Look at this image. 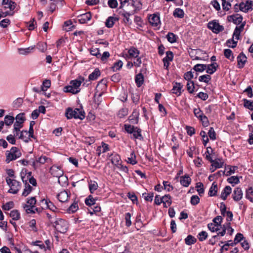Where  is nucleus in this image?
<instances>
[{
	"instance_id": "f257e3e1",
	"label": "nucleus",
	"mask_w": 253,
	"mask_h": 253,
	"mask_svg": "<svg viewBox=\"0 0 253 253\" xmlns=\"http://www.w3.org/2000/svg\"><path fill=\"white\" fill-rule=\"evenodd\" d=\"M84 79L80 78L72 80L70 83V85L64 87L63 90L65 92H70L73 94H77L80 91V86L84 81Z\"/></svg>"
},
{
	"instance_id": "f03ea898",
	"label": "nucleus",
	"mask_w": 253,
	"mask_h": 253,
	"mask_svg": "<svg viewBox=\"0 0 253 253\" xmlns=\"http://www.w3.org/2000/svg\"><path fill=\"white\" fill-rule=\"evenodd\" d=\"M66 117L68 119L72 118L83 120L85 117V113L82 109L76 108L74 110L68 108L65 113Z\"/></svg>"
},
{
	"instance_id": "7ed1b4c3",
	"label": "nucleus",
	"mask_w": 253,
	"mask_h": 253,
	"mask_svg": "<svg viewBox=\"0 0 253 253\" xmlns=\"http://www.w3.org/2000/svg\"><path fill=\"white\" fill-rule=\"evenodd\" d=\"M5 180L7 184L9 186L10 189L8 192L13 194H16L21 189L20 182L14 179L6 177Z\"/></svg>"
},
{
	"instance_id": "20e7f679",
	"label": "nucleus",
	"mask_w": 253,
	"mask_h": 253,
	"mask_svg": "<svg viewBox=\"0 0 253 253\" xmlns=\"http://www.w3.org/2000/svg\"><path fill=\"white\" fill-rule=\"evenodd\" d=\"M6 158L5 161L9 163L10 161L16 160L19 158L21 153L19 149L16 147H12L9 151H6Z\"/></svg>"
},
{
	"instance_id": "39448f33",
	"label": "nucleus",
	"mask_w": 253,
	"mask_h": 253,
	"mask_svg": "<svg viewBox=\"0 0 253 253\" xmlns=\"http://www.w3.org/2000/svg\"><path fill=\"white\" fill-rule=\"evenodd\" d=\"M52 226L57 231L62 233L66 232L68 229L67 222L65 220L60 218H57Z\"/></svg>"
},
{
	"instance_id": "423d86ee",
	"label": "nucleus",
	"mask_w": 253,
	"mask_h": 253,
	"mask_svg": "<svg viewBox=\"0 0 253 253\" xmlns=\"http://www.w3.org/2000/svg\"><path fill=\"white\" fill-rule=\"evenodd\" d=\"M36 203V200L35 197H31L27 202L23 208L27 213H34L38 209L35 206Z\"/></svg>"
},
{
	"instance_id": "0eeeda50",
	"label": "nucleus",
	"mask_w": 253,
	"mask_h": 253,
	"mask_svg": "<svg viewBox=\"0 0 253 253\" xmlns=\"http://www.w3.org/2000/svg\"><path fill=\"white\" fill-rule=\"evenodd\" d=\"M208 27L215 34H218L224 30L223 26L220 25L218 21L216 20L209 22L208 24Z\"/></svg>"
},
{
	"instance_id": "6e6552de",
	"label": "nucleus",
	"mask_w": 253,
	"mask_h": 253,
	"mask_svg": "<svg viewBox=\"0 0 253 253\" xmlns=\"http://www.w3.org/2000/svg\"><path fill=\"white\" fill-rule=\"evenodd\" d=\"M239 9L243 12H247L253 9V1L248 0L245 3L241 2L239 4Z\"/></svg>"
},
{
	"instance_id": "1a4fd4ad",
	"label": "nucleus",
	"mask_w": 253,
	"mask_h": 253,
	"mask_svg": "<svg viewBox=\"0 0 253 253\" xmlns=\"http://www.w3.org/2000/svg\"><path fill=\"white\" fill-rule=\"evenodd\" d=\"M26 173H24L23 171L21 173V177L23 182L25 183V188L22 192V195L26 197L27 196L32 190L33 188L31 186L29 185V183H27V180L24 179V175H26Z\"/></svg>"
},
{
	"instance_id": "9d476101",
	"label": "nucleus",
	"mask_w": 253,
	"mask_h": 253,
	"mask_svg": "<svg viewBox=\"0 0 253 253\" xmlns=\"http://www.w3.org/2000/svg\"><path fill=\"white\" fill-rule=\"evenodd\" d=\"M209 161L211 163L210 169L211 172H213L217 169L222 168L224 164L223 162L218 157L216 158L215 160Z\"/></svg>"
},
{
	"instance_id": "9b49d317",
	"label": "nucleus",
	"mask_w": 253,
	"mask_h": 253,
	"mask_svg": "<svg viewBox=\"0 0 253 253\" xmlns=\"http://www.w3.org/2000/svg\"><path fill=\"white\" fill-rule=\"evenodd\" d=\"M50 172L53 176L58 178L62 177L64 173L61 168L57 166H52L50 169Z\"/></svg>"
},
{
	"instance_id": "f8f14e48",
	"label": "nucleus",
	"mask_w": 253,
	"mask_h": 253,
	"mask_svg": "<svg viewBox=\"0 0 253 253\" xmlns=\"http://www.w3.org/2000/svg\"><path fill=\"white\" fill-rule=\"evenodd\" d=\"M226 230L227 231V233L230 235H231L234 232V229L230 226V222H228L226 225H223L221 231H219V232L217 233V235L223 236Z\"/></svg>"
},
{
	"instance_id": "ddd939ff",
	"label": "nucleus",
	"mask_w": 253,
	"mask_h": 253,
	"mask_svg": "<svg viewBox=\"0 0 253 253\" xmlns=\"http://www.w3.org/2000/svg\"><path fill=\"white\" fill-rule=\"evenodd\" d=\"M91 14L90 12L80 14L77 16V19L81 24H84L90 20L91 18Z\"/></svg>"
},
{
	"instance_id": "4468645a",
	"label": "nucleus",
	"mask_w": 253,
	"mask_h": 253,
	"mask_svg": "<svg viewBox=\"0 0 253 253\" xmlns=\"http://www.w3.org/2000/svg\"><path fill=\"white\" fill-rule=\"evenodd\" d=\"M217 157V155L214 149L211 147H207V160L213 161L215 160Z\"/></svg>"
},
{
	"instance_id": "2eb2a0df",
	"label": "nucleus",
	"mask_w": 253,
	"mask_h": 253,
	"mask_svg": "<svg viewBox=\"0 0 253 253\" xmlns=\"http://www.w3.org/2000/svg\"><path fill=\"white\" fill-rule=\"evenodd\" d=\"M148 19L150 24L153 26H157L160 23V17L157 14L150 15Z\"/></svg>"
},
{
	"instance_id": "dca6fc26",
	"label": "nucleus",
	"mask_w": 253,
	"mask_h": 253,
	"mask_svg": "<svg viewBox=\"0 0 253 253\" xmlns=\"http://www.w3.org/2000/svg\"><path fill=\"white\" fill-rule=\"evenodd\" d=\"M48 158L45 156H41L38 159H36V161H34L32 162V166L35 169L40 166L41 165L44 164L47 160Z\"/></svg>"
},
{
	"instance_id": "f3484780",
	"label": "nucleus",
	"mask_w": 253,
	"mask_h": 253,
	"mask_svg": "<svg viewBox=\"0 0 253 253\" xmlns=\"http://www.w3.org/2000/svg\"><path fill=\"white\" fill-rule=\"evenodd\" d=\"M2 4L5 9L8 8L10 11L13 10L16 4L11 0H2Z\"/></svg>"
},
{
	"instance_id": "a211bd4d",
	"label": "nucleus",
	"mask_w": 253,
	"mask_h": 253,
	"mask_svg": "<svg viewBox=\"0 0 253 253\" xmlns=\"http://www.w3.org/2000/svg\"><path fill=\"white\" fill-rule=\"evenodd\" d=\"M243 196L242 190L239 187H236L234 189L232 194V198L235 201H240Z\"/></svg>"
},
{
	"instance_id": "6ab92c4d",
	"label": "nucleus",
	"mask_w": 253,
	"mask_h": 253,
	"mask_svg": "<svg viewBox=\"0 0 253 253\" xmlns=\"http://www.w3.org/2000/svg\"><path fill=\"white\" fill-rule=\"evenodd\" d=\"M131 6L133 7V9L130 10L134 11V13L139 11L142 8V4L140 0H132Z\"/></svg>"
},
{
	"instance_id": "aec40b11",
	"label": "nucleus",
	"mask_w": 253,
	"mask_h": 253,
	"mask_svg": "<svg viewBox=\"0 0 253 253\" xmlns=\"http://www.w3.org/2000/svg\"><path fill=\"white\" fill-rule=\"evenodd\" d=\"M183 85L179 83H175L173 84L171 91L172 93L175 94L177 96L180 95Z\"/></svg>"
},
{
	"instance_id": "412c9836",
	"label": "nucleus",
	"mask_w": 253,
	"mask_h": 253,
	"mask_svg": "<svg viewBox=\"0 0 253 253\" xmlns=\"http://www.w3.org/2000/svg\"><path fill=\"white\" fill-rule=\"evenodd\" d=\"M232 188L230 186H226L221 192L220 197L223 200H225L231 193Z\"/></svg>"
},
{
	"instance_id": "4be33fe9",
	"label": "nucleus",
	"mask_w": 253,
	"mask_h": 253,
	"mask_svg": "<svg viewBox=\"0 0 253 253\" xmlns=\"http://www.w3.org/2000/svg\"><path fill=\"white\" fill-rule=\"evenodd\" d=\"M239 68H243L247 61V57L243 53H241L237 57Z\"/></svg>"
},
{
	"instance_id": "5701e85b",
	"label": "nucleus",
	"mask_w": 253,
	"mask_h": 253,
	"mask_svg": "<svg viewBox=\"0 0 253 253\" xmlns=\"http://www.w3.org/2000/svg\"><path fill=\"white\" fill-rule=\"evenodd\" d=\"M218 65L216 62L210 63L207 65V73L212 74L214 73Z\"/></svg>"
},
{
	"instance_id": "b1692460",
	"label": "nucleus",
	"mask_w": 253,
	"mask_h": 253,
	"mask_svg": "<svg viewBox=\"0 0 253 253\" xmlns=\"http://www.w3.org/2000/svg\"><path fill=\"white\" fill-rule=\"evenodd\" d=\"M162 203L164 207L167 208L170 206L172 203L171 196L169 194L165 195L162 197Z\"/></svg>"
},
{
	"instance_id": "393cba45",
	"label": "nucleus",
	"mask_w": 253,
	"mask_h": 253,
	"mask_svg": "<svg viewBox=\"0 0 253 253\" xmlns=\"http://www.w3.org/2000/svg\"><path fill=\"white\" fill-rule=\"evenodd\" d=\"M69 198V194L68 192L65 191H62L57 195V198L59 201L62 203L67 201Z\"/></svg>"
},
{
	"instance_id": "a878e982",
	"label": "nucleus",
	"mask_w": 253,
	"mask_h": 253,
	"mask_svg": "<svg viewBox=\"0 0 253 253\" xmlns=\"http://www.w3.org/2000/svg\"><path fill=\"white\" fill-rule=\"evenodd\" d=\"M35 48V46H30L27 48H19L18 49L20 54L27 55L32 52Z\"/></svg>"
},
{
	"instance_id": "bb28decb",
	"label": "nucleus",
	"mask_w": 253,
	"mask_h": 253,
	"mask_svg": "<svg viewBox=\"0 0 253 253\" xmlns=\"http://www.w3.org/2000/svg\"><path fill=\"white\" fill-rule=\"evenodd\" d=\"M217 184L215 182H213L209 189L208 194L211 197L215 196L217 195Z\"/></svg>"
},
{
	"instance_id": "cd10ccee",
	"label": "nucleus",
	"mask_w": 253,
	"mask_h": 253,
	"mask_svg": "<svg viewBox=\"0 0 253 253\" xmlns=\"http://www.w3.org/2000/svg\"><path fill=\"white\" fill-rule=\"evenodd\" d=\"M228 20L229 21L232 20L235 24L239 25L242 23L243 17L241 15H230L228 17Z\"/></svg>"
},
{
	"instance_id": "c85d7f7f",
	"label": "nucleus",
	"mask_w": 253,
	"mask_h": 253,
	"mask_svg": "<svg viewBox=\"0 0 253 253\" xmlns=\"http://www.w3.org/2000/svg\"><path fill=\"white\" fill-rule=\"evenodd\" d=\"M98 87H99V84H98L96 86V91L95 92V93L94 94V101L98 105H99L102 101L101 97L103 94V92L98 91L97 90H98Z\"/></svg>"
},
{
	"instance_id": "c756f323",
	"label": "nucleus",
	"mask_w": 253,
	"mask_h": 253,
	"mask_svg": "<svg viewBox=\"0 0 253 253\" xmlns=\"http://www.w3.org/2000/svg\"><path fill=\"white\" fill-rule=\"evenodd\" d=\"M194 113L197 118H199L201 121H202L203 125L204 126V122L203 120L206 118V116L204 115V114L201 109L199 108L194 109Z\"/></svg>"
},
{
	"instance_id": "7c9ffc66",
	"label": "nucleus",
	"mask_w": 253,
	"mask_h": 253,
	"mask_svg": "<svg viewBox=\"0 0 253 253\" xmlns=\"http://www.w3.org/2000/svg\"><path fill=\"white\" fill-rule=\"evenodd\" d=\"M180 182L181 185L184 187H188L191 182V178L188 175L180 177Z\"/></svg>"
},
{
	"instance_id": "2f4dec72",
	"label": "nucleus",
	"mask_w": 253,
	"mask_h": 253,
	"mask_svg": "<svg viewBox=\"0 0 253 253\" xmlns=\"http://www.w3.org/2000/svg\"><path fill=\"white\" fill-rule=\"evenodd\" d=\"M208 228L212 232L216 231L219 232V231H221L222 226L211 223L208 224Z\"/></svg>"
},
{
	"instance_id": "473e14b6",
	"label": "nucleus",
	"mask_w": 253,
	"mask_h": 253,
	"mask_svg": "<svg viewBox=\"0 0 253 253\" xmlns=\"http://www.w3.org/2000/svg\"><path fill=\"white\" fill-rule=\"evenodd\" d=\"M111 157V161L112 164L114 165L116 167L120 164L121 158L119 155L117 154H112Z\"/></svg>"
},
{
	"instance_id": "72a5a7b5",
	"label": "nucleus",
	"mask_w": 253,
	"mask_h": 253,
	"mask_svg": "<svg viewBox=\"0 0 253 253\" xmlns=\"http://www.w3.org/2000/svg\"><path fill=\"white\" fill-rule=\"evenodd\" d=\"M135 81L138 87L142 85L144 82V77L142 73H139L135 76Z\"/></svg>"
},
{
	"instance_id": "f704fd0d",
	"label": "nucleus",
	"mask_w": 253,
	"mask_h": 253,
	"mask_svg": "<svg viewBox=\"0 0 253 253\" xmlns=\"http://www.w3.org/2000/svg\"><path fill=\"white\" fill-rule=\"evenodd\" d=\"M100 76V72L98 69H95L94 71L89 75V81H93L97 79Z\"/></svg>"
},
{
	"instance_id": "c9c22d12",
	"label": "nucleus",
	"mask_w": 253,
	"mask_h": 253,
	"mask_svg": "<svg viewBox=\"0 0 253 253\" xmlns=\"http://www.w3.org/2000/svg\"><path fill=\"white\" fill-rule=\"evenodd\" d=\"M118 20L117 18L110 16L108 18L105 22V25L108 28L112 27L115 23V22Z\"/></svg>"
},
{
	"instance_id": "e433bc0d",
	"label": "nucleus",
	"mask_w": 253,
	"mask_h": 253,
	"mask_svg": "<svg viewBox=\"0 0 253 253\" xmlns=\"http://www.w3.org/2000/svg\"><path fill=\"white\" fill-rule=\"evenodd\" d=\"M42 203H44L46 205V208H48L49 210L53 211H55L57 210L56 207L53 204L52 202L49 201H48L45 199H43L42 200Z\"/></svg>"
},
{
	"instance_id": "4c0bfd02",
	"label": "nucleus",
	"mask_w": 253,
	"mask_h": 253,
	"mask_svg": "<svg viewBox=\"0 0 253 253\" xmlns=\"http://www.w3.org/2000/svg\"><path fill=\"white\" fill-rule=\"evenodd\" d=\"M28 135V131L27 130H22L20 132V135L18 136V138L19 139L23 140V141L26 142L28 143L30 141V138L28 137H27V135Z\"/></svg>"
},
{
	"instance_id": "58836bf2",
	"label": "nucleus",
	"mask_w": 253,
	"mask_h": 253,
	"mask_svg": "<svg viewBox=\"0 0 253 253\" xmlns=\"http://www.w3.org/2000/svg\"><path fill=\"white\" fill-rule=\"evenodd\" d=\"M173 14L175 17L182 18L184 17V12L182 9L177 8L174 10Z\"/></svg>"
},
{
	"instance_id": "ea45409f",
	"label": "nucleus",
	"mask_w": 253,
	"mask_h": 253,
	"mask_svg": "<svg viewBox=\"0 0 253 253\" xmlns=\"http://www.w3.org/2000/svg\"><path fill=\"white\" fill-rule=\"evenodd\" d=\"M196 242V239L191 235H189L185 239V243L187 245H191L194 244Z\"/></svg>"
},
{
	"instance_id": "a19ab883",
	"label": "nucleus",
	"mask_w": 253,
	"mask_h": 253,
	"mask_svg": "<svg viewBox=\"0 0 253 253\" xmlns=\"http://www.w3.org/2000/svg\"><path fill=\"white\" fill-rule=\"evenodd\" d=\"M128 53L131 57H137L139 54V51L137 49L133 47L128 50Z\"/></svg>"
},
{
	"instance_id": "79ce46f5",
	"label": "nucleus",
	"mask_w": 253,
	"mask_h": 253,
	"mask_svg": "<svg viewBox=\"0 0 253 253\" xmlns=\"http://www.w3.org/2000/svg\"><path fill=\"white\" fill-rule=\"evenodd\" d=\"M243 101L245 107L251 111H253V101L249 100L247 99H244Z\"/></svg>"
},
{
	"instance_id": "37998d69",
	"label": "nucleus",
	"mask_w": 253,
	"mask_h": 253,
	"mask_svg": "<svg viewBox=\"0 0 253 253\" xmlns=\"http://www.w3.org/2000/svg\"><path fill=\"white\" fill-rule=\"evenodd\" d=\"M95 199L92 195H89L85 200V203L89 206H94L95 204Z\"/></svg>"
},
{
	"instance_id": "c03bdc74",
	"label": "nucleus",
	"mask_w": 253,
	"mask_h": 253,
	"mask_svg": "<svg viewBox=\"0 0 253 253\" xmlns=\"http://www.w3.org/2000/svg\"><path fill=\"white\" fill-rule=\"evenodd\" d=\"M9 215L13 220H17L20 218V213L17 210L11 211Z\"/></svg>"
},
{
	"instance_id": "a18cd8bd",
	"label": "nucleus",
	"mask_w": 253,
	"mask_h": 253,
	"mask_svg": "<svg viewBox=\"0 0 253 253\" xmlns=\"http://www.w3.org/2000/svg\"><path fill=\"white\" fill-rule=\"evenodd\" d=\"M237 168L238 167L237 166L231 167V166H227L225 168V170L226 171V173L225 174L227 176L231 175L232 173L235 172Z\"/></svg>"
},
{
	"instance_id": "49530a36",
	"label": "nucleus",
	"mask_w": 253,
	"mask_h": 253,
	"mask_svg": "<svg viewBox=\"0 0 253 253\" xmlns=\"http://www.w3.org/2000/svg\"><path fill=\"white\" fill-rule=\"evenodd\" d=\"M221 4L223 9L225 11H228L231 7V4L229 0H221Z\"/></svg>"
},
{
	"instance_id": "de8ad7c7",
	"label": "nucleus",
	"mask_w": 253,
	"mask_h": 253,
	"mask_svg": "<svg viewBox=\"0 0 253 253\" xmlns=\"http://www.w3.org/2000/svg\"><path fill=\"white\" fill-rule=\"evenodd\" d=\"M141 129L136 127V129L132 132L133 137L134 139H138L141 140L143 139V137L141 134Z\"/></svg>"
},
{
	"instance_id": "09e8293b",
	"label": "nucleus",
	"mask_w": 253,
	"mask_h": 253,
	"mask_svg": "<svg viewBox=\"0 0 253 253\" xmlns=\"http://www.w3.org/2000/svg\"><path fill=\"white\" fill-rule=\"evenodd\" d=\"M246 197L251 202H253V188L250 187L246 190Z\"/></svg>"
},
{
	"instance_id": "8fccbe9b",
	"label": "nucleus",
	"mask_w": 253,
	"mask_h": 253,
	"mask_svg": "<svg viewBox=\"0 0 253 253\" xmlns=\"http://www.w3.org/2000/svg\"><path fill=\"white\" fill-rule=\"evenodd\" d=\"M98 184L94 181H90L89 183V189L90 193H93L98 188Z\"/></svg>"
},
{
	"instance_id": "3c124183",
	"label": "nucleus",
	"mask_w": 253,
	"mask_h": 253,
	"mask_svg": "<svg viewBox=\"0 0 253 253\" xmlns=\"http://www.w3.org/2000/svg\"><path fill=\"white\" fill-rule=\"evenodd\" d=\"M224 55L225 57L231 61L233 60L234 56L232 51L230 49H225L224 50Z\"/></svg>"
},
{
	"instance_id": "603ef678",
	"label": "nucleus",
	"mask_w": 253,
	"mask_h": 253,
	"mask_svg": "<svg viewBox=\"0 0 253 253\" xmlns=\"http://www.w3.org/2000/svg\"><path fill=\"white\" fill-rule=\"evenodd\" d=\"M127 162L131 165H134L137 163L136 160V156L133 151L131 153L130 156L127 158Z\"/></svg>"
},
{
	"instance_id": "864d4df0",
	"label": "nucleus",
	"mask_w": 253,
	"mask_h": 253,
	"mask_svg": "<svg viewBox=\"0 0 253 253\" xmlns=\"http://www.w3.org/2000/svg\"><path fill=\"white\" fill-rule=\"evenodd\" d=\"M167 38L170 43H174L176 42V36L172 33L169 32L167 35Z\"/></svg>"
},
{
	"instance_id": "5fc2aeb1",
	"label": "nucleus",
	"mask_w": 253,
	"mask_h": 253,
	"mask_svg": "<svg viewBox=\"0 0 253 253\" xmlns=\"http://www.w3.org/2000/svg\"><path fill=\"white\" fill-rule=\"evenodd\" d=\"M90 53L93 55L95 56L97 58L99 59L100 56V50L98 48H91L90 49Z\"/></svg>"
},
{
	"instance_id": "6e6d98bb",
	"label": "nucleus",
	"mask_w": 253,
	"mask_h": 253,
	"mask_svg": "<svg viewBox=\"0 0 253 253\" xmlns=\"http://www.w3.org/2000/svg\"><path fill=\"white\" fill-rule=\"evenodd\" d=\"M14 118L13 116L6 115L4 117V123L7 126L11 125L14 122Z\"/></svg>"
},
{
	"instance_id": "4d7b16f0",
	"label": "nucleus",
	"mask_w": 253,
	"mask_h": 253,
	"mask_svg": "<svg viewBox=\"0 0 253 253\" xmlns=\"http://www.w3.org/2000/svg\"><path fill=\"white\" fill-rule=\"evenodd\" d=\"M163 189L167 190L168 192L172 191L173 189V186L170 183L167 181H164L163 182Z\"/></svg>"
},
{
	"instance_id": "13d9d810",
	"label": "nucleus",
	"mask_w": 253,
	"mask_h": 253,
	"mask_svg": "<svg viewBox=\"0 0 253 253\" xmlns=\"http://www.w3.org/2000/svg\"><path fill=\"white\" fill-rule=\"evenodd\" d=\"M243 238V235L241 233H237L234 238V242L231 243V246H233L234 245L240 242Z\"/></svg>"
},
{
	"instance_id": "bf43d9fd",
	"label": "nucleus",
	"mask_w": 253,
	"mask_h": 253,
	"mask_svg": "<svg viewBox=\"0 0 253 253\" xmlns=\"http://www.w3.org/2000/svg\"><path fill=\"white\" fill-rule=\"evenodd\" d=\"M206 69V65L198 64L196 65L194 68V70L196 72H201L205 70Z\"/></svg>"
},
{
	"instance_id": "052dcab7",
	"label": "nucleus",
	"mask_w": 253,
	"mask_h": 253,
	"mask_svg": "<svg viewBox=\"0 0 253 253\" xmlns=\"http://www.w3.org/2000/svg\"><path fill=\"white\" fill-rule=\"evenodd\" d=\"M208 134L211 139L214 140L216 139V134L213 127H210L208 131Z\"/></svg>"
},
{
	"instance_id": "680f3d73",
	"label": "nucleus",
	"mask_w": 253,
	"mask_h": 253,
	"mask_svg": "<svg viewBox=\"0 0 253 253\" xmlns=\"http://www.w3.org/2000/svg\"><path fill=\"white\" fill-rule=\"evenodd\" d=\"M79 209L78 203L74 202L68 208V211L69 212L74 213L76 211Z\"/></svg>"
},
{
	"instance_id": "e2e57ef3",
	"label": "nucleus",
	"mask_w": 253,
	"mask_h": 253,
	"mask_svg": "<svg viewBox=\"0 0 253 253\" xmlns=\"http://www.w3.org/2000/svg\"><path fill=\"white\" fill-rule=\"evenodd\" d=\"M38 49L42 52H44L47 49V45L45 42H39L37 44Z\"/></svg>"
},
{
	"instance_id": "0e129e2a",
	"label": "nucleus",
	"mask_w": 253,
	"mask_h": 253,
	"mask_svg": "<svg viewBox=\"0 0 253 253\" xmlns=\"http://www.w3.org/2000/svg\"><path fill=\"white\" fill-rule=\"evenodd\" d=\"M226 44L229 47L234 48L237 46V42L235 41L232 38L227 41Z\"/></svg>"
},
{
	"instance_id": "69168bd1",
	"label": "nucleus",
	"mask_w": 253,
	"mask_h": 253,
	"mask_svg": "<svg viewBox=\"0 0 253 253\" xmlns=\"http://www.w3.org/2000/svg\"><path fill=\"white\" fill-rule=\"evenodd\" d=\"M173 53L170 51H168L166 52V56L164 58L163 60L167 61H171L173 60Z\"/></svg>"
},
{
	"instance_id": "338daca9",
	"label": "nucleus",
	"mask_w": 253,
	"mask_h": 253,
	"mask_svg": "<svg viewBox=\"0 0 253 253\" xmlns=\"http://www.w3.org/2000/svg\"><path fill=\"white\" fill-rule=\"evenodd\" d=\"M187 90L189 93H193L194 90V88H195L193 82L187 81Z\"/></svg>"
},
{
	"instance_id": "774afa93",
	"label": "nucleus",
	"mask_w": 253,
	"mask_h": 253,
	"mask_svg": "<svg viewBox=\"0 0 253 253\" xmlns=\"http://www.w3.org/2000/svg\"><path fill=\"white\" fill-rule=\"evenodd\" d=\"M123 65V62L121 60L118 61L116 62L114 66L112 67L113 70L114 71H117L119 70L122 67Z\"/></svg>"
}]
</instances>
